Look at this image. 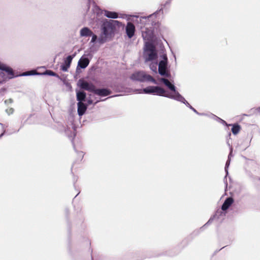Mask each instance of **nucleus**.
I'll use <instances>...</instances> for the list:
<instances>
[{
    "label": "nucleus",
    "mask_w": 260,
    "mask_h": 260,
    "mask_svg": "<svg viewBox=\"0 0 260 260\" xmlns=\"http://www.w3.org/2000/svg\"><path fill=\"white\" fill-rule=\"evenodd\" d=\"M143 57L145 62L156 60L157 54L155 47L152 44L146 43L144 48Z\"/></svg>",
    "instance_id": "f257e3e1"
},
{
    "label": "nucleus",
    "mask_w": 260,
    "mask_h": 260,
    "mask_svg": "<svg viewBox=\"0 0 260 260\" xmlns=\"http://www.w3.org/2000/svg\"><path fill=\"white\" fill-rule=\"evenodd\" d=\"M160 80L164 84L168 87L171 91L172 93H169L165 90V95L163 96L168 98L177 101L178 99H182V95L176 90V87L172 84L168 79L161 78Z\"/></svg>",
    "instance_id": "f03ea898"
},
{
    "label": "nucleus",
    "mask_w": 260,
    "mask_h": 260,
    "mask_svg": "<svg viewBox=\"0 0 260 260\" xmlns=\"http://www.w3.org/2000/svg\"><path fill=\"white\" fill-rule=\"evenodd\" d=\"M131 79L140 82H151L154 84H157L156 80L150 75L147 74L144 71L136 72L131 76Z\"/></svg>",
    "instance_id": "7ed1b4c3"
},
{
    "label": "nucleus",
    "mask_w": 260,
    "mask_h": 260,
    "mask_svg": "<svg viewBox=\"0 0 260 260\" xmlns=\"http://www.w3.org/2000/svg\"><path fill=\"white\" fill-rule=\"evenodd\" d=\"M139 90L140 91L139 92V93L152 94L162 96L165 95V89L159 86H149Z\"/></svg>",
    "instance_id": "20e7f679"
},
{
    "label": "nucleus",
    "mask_w": 260,
    "mask_h": 260,
    "mask_svg": "<svg viewBox=\"0 0 260 260\" xmlns=\"http://www.w3.org/2000/svg\"><path fill=\"white\" fill-rule=\"evenodd\" d=\"M109 28L108 26H106L104 24H103L101 28L102 32L98 39L99 44H103L110 40V37L112 32Z\"/></svg>",
    "instance_id": "39448f33"
},
{
    "label": "nucleus",
    "mask_w": 260,
    "mask_h": 260,
    "mask_svg": "<svg viewBox=\"0 0 260 260\" xmlns=\"http://www.w3.org/2000/svg\"><path fill=\"white\" fill-rule=\"evenodd\" d=\"M162 59L160 60L158 63V71L159 74L161 76L168 77L170 75L168 72V58L166 54L162 55Z\"/></svg>",
    "instance_id": "423d86ee"
},
{
    "label": "nucleus",
    "mask_w": 260,
    "mask_h": 260,
    "mask_svg": "<svg viewBox=\"0 0 260 260\" xmlns=\"http://www.w3.org/2000/svg\"><path fill=\"white\" fill-rule=\"evenodd\" d=\"M78 85L81 88L90 92H93V93L95 89V87L93 84L92 83H89L82 80H79L78 82Z\"/></svg>",
    "instance_id": "0eeeda50"
},
{
    "label": "nucleus",
    "mask_w": 260,
    "mask_h": 260,
    "mask_svg": "<svg viewBox=\"0 0 260 260\" xmlns=\"http://www.w3.org/2000/svg\"><path fill=\"white\" fill-rule=\"evenodd\" d=\"M75 54L73 55H69L64 60L63 63L61 66V69L64 71L67 72L70 68L72 61L75 57Z\"/></svg>",
    "instance_id": "6e6552de"
},
{
    "label": "nucleus",
    "mask_w": 260,
    "mask_h": 260,
    "mask_svg": "<svg viewBox=\"0 0 260 260\" xmlns=\"http://www.w3.org/2000/svg\"><path fill=\"white\" fill-rule=\"evenodd\" d=\"M106 26H108L109 27V29L113 32L116 26H120L121 24V22L117 20H110L105 22L103 23Z\"/></svg>",
    "instance_id": "1a4fd4ad"
},
{
    "label": "nucleus",
    "mask_w": 260,
    "mask_h": 260,
    "mask_svg": "<svg viewBox=\"0 0 260 260\" xmlns=\"http://www.w3.org/2000/svg\"><path fill=\"white\" fill-rule=\"evenodd\" d=\"M125 30L127 36L129 38H132L135 32V26L132 22H128L125 27Z\"/></svg>",
    "instance_id": "9d476101"
},
{
    "label": "nucleus",
    "mask_w": 260,
    "mask_h": 260,
    "mask_svg": "<svg viewBox=\"0 0 260 260\" xmlns=\"http://www.w3.org/2000/svg\"><path fill=\"white\" fill-rule=\"evenodd\" d=\"M0 70L5 71L8 75L9 79H12L14 77L13 70L1 61Z\"/></svg>",
    "instance_id": "9b49d317"
},
{
    "label": "nucleus",
    "mask_w": 260,
    "mask_h": 260,
    "mask_svg": "<svg viewBox=\"0 0 260 260\" xmlns=\"http://www.w3.org/2000/svg\"><path fill=\"white\" fill-rule=\"evenodd\" d=\"M90 62L89 59L87 57L86 55L82 56L78 61V66L82 69H85L89 64Z\"/></svg>",
    "instance_id": "f8f14e48"
},
{
    "label": "nucleus",
    "mask_w": 260,
    "mask_h": 260,
    "mask_svg": "<svg viewBox=\"0 0 260 260\" xmlns=\"http://www.w3.org/2000/svg\"><path fill=\"white\" fill-rule=\"evenodd\" d=\"M111 91L106 88L95 89L94 93L101 96H105L111 94Z\"/></svg>",
    "instance_id": "ddd939ff"
},
{
    "label": "nucleus",
    "mask_w": 260,
    "mask_h": 260,
    "mask_svg": "<svg viewBox=\"0 0 260 260\" xmlns=\"http://www.w3.org/2000/svg\"><path fill=\"white\" fill-rule=\"evenodd\" d=\"M92 35V31L87 27H84L80 30V36L81 37H90Z\"/></svg>",
    "instance_id": "4468645a"
},
{
    "label": "nucleus",
    "mask_w": 260,
    "mask_h": 260,
    "mask_svg": "<svg viewBox=\"0 0 260 260\" xmlns=\"http://www.w3.org/2000/svg\"><path fill=\"white\" fill-rule=\"evenodd\" d=\"M232 151H231L228 156V159L226 162L225 166V172L226 173V175L224 178L223 181L225 185V188H227L228 186V182L226 179V176L228 175V168L230 164L231 161V157L232 156Z\"/></svg>",
    "instance_id": "2eb2a0df"
},
{
    "label": "nucleus",
    "mask_w": 260,
    "mask_h": 260,
    "mask_svg": "<svg viewBox=\"0 0 260 260\" xmlns=\"http://www.w3.org/2000/svg\"><path fill=\"white\" fill-rule=\"evenodd\" d=\"M77 106H78L77 111H78V115L79 116L83 115L85 113V112L87 109V106L85 104H84V103H83L82 102H78L77 104Z\"/></svg>",
    "instance_id": "dca6fc26"
},
{
    "label": "nucleus",
    "mask_w": 260,
    "mask_h": 260,
    "mask_svg": "<svg viewBox=\"0 0 260 260\" xmlns=\"http://www.w3.org/2000/svg\"><path fill=\"white\" fill-rule=\"evenodd\" d=\"M233 199L232 198H227L223 204H222L221 206V210L223 211H225L227 210L229 207L232 205V204L233 203Z\"/></svg>",
    "instance_id": "f3484780"
},
{
    "label": "nucleus",
    "mask_w": 260,
    "mask_h": 260,
    "mask_svg": "<svg viewBox=\"0 0 260 260\" xmlns=\"http://www.w3.org/2000/svg\"><path fill=\"white\" fill-rule=\"evenodd\" d=\"M182 99H178L177 100V101H179V102H180L183 104H184L186 106H187L188 108H189L191 110H192L194 112H195L196 113H197V114L198 115H204L205 114L204 113H199L194 108H193L186 100L184 98V97H183L182 96Z\"/></svg>",
    "instance_id": "a211bd4d"
},
{
    "label": "nucleus",
    "mask_w": 260,
    "mask_h": 260,
    "mask_svg": "<svg viewBox=\"0 0 260 260\" xmlns=\"http://www.w3.org/2000/svg\"><path fill=\"white\" fill-rule=\"evenodd\" d=\"M104 14L105 16L109 18L115 19L118 17V15L116 12H111L108 10H104Z\"/></svg>",
    "instance_id": "6ab92c4d"
},
{
    "label": "nucleus",
    "mask_w": 260,
    "mask_h": 260,
    "mask_svg": "<svg viewBox=\"0 0 260 260\" xmlns=\"http://www.w3.org/2000/svg\"><path fill=\"white\" fill-rule=\"evenodd\" d=\"M142 35L144 40H150L152 38V33L149 29H146L145 31L142 30Z\"/></svg>",
    "instance_id": "aec40b11"
},
{
    "label": "nucleus",
    "mask_w": 260,
    "mask_h": 260,
    "mask_svg": "<svg viewBox=\"0 0 260 260\" xmlns=\"http://www.w3.org/2000/svg\"><path fill=\"white\" fill-rule=\"evenodd\" d=\"M86 98V93L84 91L77 92V100L79 102H82L85 101Z\"/></svg>",
    "instance_id": "412c9836"
},
{
    "label": "nucleus",
    "mask_w": 260,
    "mask_h": 260,
    "mask_svg": "<svg viewBox=\"0 0 260 260\" xmlns=\"http://www.w3.org/2000/svg\"><path fill=\"white\" fill-rule=\"evenodd\" d=\"M151 63L149 65L150 69L154 72L156 73L157 70V66L158 67V64L157 63V60L156 61H151Z\"/></svg>",
    "instance_id": "4be33fe9"
},
{
    "label": "nucleus",
    "mask_w": 260,
    "mask_h": 260,
    "mask_svg": "<svg viewBox=\"0 0 260 260\" xmlns=\"http://www.w3.org/2000/svg\"><path fill=\"white\" fill-rule=\"evenodd\" d=\"M240 130V126L238 124L233 125V127L232 128V131L233 134L236 135L237 134Z\"/></svg>",
    "instance_id": "5701e85b"
},
{
    "label": "nucleus",
    "mask_w": 260,
    "mask_h": 260,
    "mask_svg": "<svg viewBox=\"0 0 260 260\" xmlns=\"http://www.w3.org/2000/svg\"><path fill=\"white\" fill-rule=\"evenodd\" d=\"M219 213H221V211H217L216 214L212 217H211L210 218V219L208 220V221L204 225V226H206L207 224H210V223L212 222V221H213V220L214 219V218H215L217 216V214Z\"/></svg>",
    "instance_id": "b1692460"
},
{
    "label": "nucleus",
    "mask_w": 260,
    "mask_h": 260,
    "mask_svg": "<svg viewBox=\"0 0 260 260\" xmlns=\"http://www.w3.org/2000/svg\"><path fill=\"white\" fill-rule=\"evenodd\" d=\"M90 37H92L91 41H90L91 43H94L96 40L98 41V38L97 36L96 35L94 34L93 32H92V35H91Z\"/></svg>",
    "instance_id": "393cba45"
},
{
    "label": "nucleus",
    "mask_w": 260,
    "mask_h": 260,
    "mask_svg": "<svg viewBox=\"0 0 260 260\" xmlns=\"http://www.w3.org/2000/svg\"><path fill=\"white\" fill-rule=\"evenodd\" d=\"M46 75L52 76H56L57 75L55 73L53 72L51 70H47L45 73Z\"/></svg>",
    "instance_id": "a878e982"
},
{
    "label": "nucleus",
    "mask_w": 260,
    "mask_h": 260,
    "mask_svg": "<svg viewBox=\"0 0 260 260\" xmlns=\"http://www.w3.org/2000/svg\"><path fill=\"white\" fill-rule=\"evenodd\" d=\"M35 74H39L37 73L36 71H31L30 72H25L23 73L22 75L23 76H27V75H35Z\"/></svg>",
    "instance_id": "bb28decb"
},
{
    "label": "nucleus",
    "mask_w": 260,
    "mask_h": 260,
    "mask_svg": "<svg viewBox=\"0 0 260 260\" xmlns=\"http://www.w3.org/2000/svg\"><path fill=\"white\" fill-rule=\"evenodd\" d=\"M14 111V110L13 108H10L9 109L6 110V112L8 113V114H12Z\"/></svg>",
    "instance_id": "cd10ccee"
},
{
    "label": "nucleus",
    "mask_w": 260,
    "mask_h": 260,
    "mask_svg": "<svg viewBox=\"0 0 260 260\" xmlns=\"http://www.w3.org/2000/svg\"><path fill=\"white\" fill-rule=\"evenodd\" d=\"M5 103L7 104H11L13 103V100L12 99H10L9 100H7L5 101Z\"/></svg>",
    "instance_id": "c85d7f7f"
},
{
    "label": "nucleus",
    "mask_w": 260,
    "mask_h": 260,
    "mask_svg": "<svg viewBox=\"0 0 260 260\" xmlns=\"http://www.w3.org/2000/svg\"><path fill=\"white\" fill-rule=\"evenodd\" d=\"M214 116L216 118L218 119L219 120H221L223 123H225V121H224L223 120H222L221 119H220V118H218V117H217V116H215V115H214Z\"/></svg>",
    "instance_id": "c756f323"
},
{
    "label": "nucleus",
    "mask_w": 260,
    "mask_h": 260,
    "mask_svg": "<svg viewBox=\"0 0 260 260\" xmlns=\"http://www.w3.org/2000/svg\"><path fill=\"white\" fill-rule=\"evenodd\" d=\"M79 156L81 157H83V152H80L78 154Z\"/></svg>",
    "instance_id": "7c9ffc66"
},
{
    "label": "nucleus",
    "mask_w": 260,
    "mask_h": 260,
    "mask_svg": "<svg viewBox=\"0 0 260 260\" xmlns=\"http://www.w3.org/2000/svg\"><path fill=\"white\" fill-rule=\"evenodd\" d=\"M87 102H88V104L90 105L92 103V101L91 100H88Z\"/></svg>",
    "instance_id": "2f4dec72"
},
{
    "label": "nucleus",
    "mask_w": 260,
    "mask_h": 260,
    "mask_svg": "<svg viewBox=\"0 0 260 260\" xmlns=\"http://www.w3.org/2000/svg\"><path fill=\"white\" fill-rule=\"evenodd\" d=\"M5 133V131H4L3 132V133H2L1 135H0V138L4 135V134Z\"/></svg>",
    "instance_id": "473e14b6"
},
{
    "label": "nucleus",
    "mask_w": 260,
    "mask_h": 260,
    "mask_svg": "<svg viewBox=\"0 0 260 260\" xmlns=\"http://www.w3.org/2000/svg\"><path fill=\"white\" fill-rule=\"evenodd\" d=\"M257 111L260 112V107L257 108Z\"/></svg>",
    "instance_id": "72a5a7b5"
},
{
    "label": "nucleus",
    "mask_w": 260,
    "mask_h": 260,
    "mask_svg": "<svg viewBox=\"0 0 260 260\" xmlns=\"http://www.w3.org/2000/svg\"><path fill=\"white\" fill-rule=\"evenodd\" d=\"M154 14H155V13L153 14V15H154ZM152 15H153V14L150 15L149 16H148V18L151 17V16H152Z\"/></svg>",
    "instance_id": "f704fd0d"
},
{
    "label": "nucleus",
    "mask_w": 260,
    "mask_h": 260,
    "mask_svg": "<svg viewBox=\"0 0 260 260\" xmlns=\"http://www.w3.org/2000/svg\"><path fill=\"white\" fill-rule=\"evenodd\" d=\"M99 102V101H96L95 102V103H94V104H96V103H97L98 102Z\"/></svg>",
    "instance_id": "c9c22d12"
},
{
    "label": "nucleus",
    "mask_w": 260,
    "mask_h": 260,
    "mask_svg": "<svg viewBox=\"0 0 260 260\" xmlns=\"http://www.w3.org/2000/svg\"><path fill=\"white\" fill-rule=\"evenodd\" d=\"M73 136H74V137H75V133H74V134H73Z\"/></svg>",
    "instance_id": "e433bc0d"
}]
</instances>
